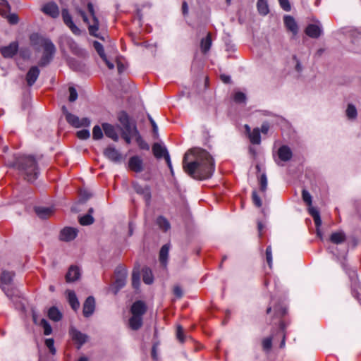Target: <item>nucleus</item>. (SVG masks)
Instances as JSON below:
<instances>
[{"label": "nucleus", "instance_id": "f257e3e1", "mask_svg": "<svg viewBox=\"0 0 361 361\" xmlns=\"http://www.w3.org/2000/svg\"><path fill=\"white\" fill-rule=\"evenodd\" d=\"M183 168L192 178L202 180L212 177L215 166L213 158L206 150L194 148L185 154Z\"/></svg>", "mask_w": 361, "mask_h": 361}, {"label": "nucleus", "instance_id": "f03ea898", "mask_svg": "<svg viewBox=\"0 0 361 361\" xmlns=\"http://www.w3.org/2000/svg\"><path fill=\"white\" fill-rule=\"evenodd\" d=\"M30 41L31 45L36 50H39L40 48L43 49V55L40 59L39 65L41 66L47 65L51 61L56 52L54 44L49 39L37 32L30 35Z\"/></svg>", "mask_w": 361, "mask_h": 361}, {"label": "nucleus", "instance_id": "7ed1b4c3", "mask_svg": "<svg viewBox=\"0 0 361 361\" xmlns=\"http://www.w3.org/2000/svg\"><path fill=\"white\" fill-rule=\"evenodd\" d=\"M11 166L16 167L25 175V178L32 182L37 179L38 169L35 159L32 156H22L16 159V161L11 164Z\"/></svg>", "mask_w": 361, "mask_h": 361}, {"label": "nucleus", "instance_id": "20e7f679", "mask_svg": "<svg viewBox=\"0 0 361 361\" xmlns=\"http://www.w3.org/2000/svg\"><path fill=\"white\" fill-rule=\"evenodd\" d=\"M146 310V305L142 301L138 300L133 304L130 309L132 317L129 319V326L131 329L137 330L142 326V316Z\"/></svg>", "mask_w": 361, "mask_h": 361}, {"label": "nucleus", "instance_id": "39448f33", "mask_svg": "<svg viewBox=\"0 0 361 361\" xmlns=\"http://www.w3.org/2000/svg\"><path fill=\"white\" fill-rule=\"evenodd\" d=\"M14 274L11 271H3L0 276V287L8 297L13 295V289L8 288L13 281Z\"/></svg>", "mask_w": 361, "mask_h": 361}, {"label": "nucleus", "instance_id": "423d86ee", "mask_svg": "<svg viewBox=\"0 0 361 361\" xmlns=\"http://www.w3.org/2000/svg\"><path fill=\"white\" fill-rule=\"evenodd\" d=\"M10 6L6 0H0V14L6 18L8 23H18V16L16 13H10Z\"/></svg>", "mask_w": 361, "mask_h": 361}, {"label": "nucleus", "instance_id": "0eeeda50", "mask_svg": "<svg viewBox=\"0 0 361 361\" xmlns=\"http://www.w3.org/2000/svg\"><path fill=\"white\" fill-rule=\"evenodd\" d=\"M126 282V272L120 271L117 273L116 279L114 283L109 288V291L116 295L121 288L124 287Z\"/></svg>", "mask_w": 361, "mask_h": 361}, {"label": "nucleus", "instance_id": "6e6552de", "mask_svg": "<svg viewBox=\"0 0 361 361\" xmlns=\"http://www.w3.org/2000/svg\"><path fill=\"white\" fill-rule=\"evenodd\" d=\"M67 122L75 128H80L82 126L87 127L90 125V120L87 118H79L78 116L71 114H67L66 118Z\"/></svg>", "mask_w": 361, "mask_h": 361}, {"label": "nucleus", "instance_id": "1a4fd4ad", "mask_svg": "<svg viewBox=\"0 0 361 361\" xmlns=\"http://www.w3.org/2000/svg\"><path fill=\"white\" fill-rule=\"evenodd\" d=\"M133 188L136 193L142 196L147 205H149L152 197L150 188L148 185H141L137 183H133Z\"/></svg>", "mask_w": 361, "mask_h": 361}, {"label": "nucleus", "instance_id": "9d476101", "mask_svg": "<svg viewBox=\"0 0 361 361\" xmlns=\"http://www.w3.org/2000/svg\"><path fill=\"white\" fill-rule=\"evenodd\" d=\"M70 336L72 340L78 344V348H80L81 346L85 343L87 341V336L82 332L78 331L75 327L71 326L69 330Z\"/></svg>", "mask_w": 361, "mask_h": 361}, {"label": "nucleus", "instance_id": "9b49d317", "mask_svg": "<svg viewBox=\"0 0 361 361\" xmlns=\"http://www.w3.org/2000/svg\"><path fill=\"white\" fill-rule=\"evenodd\" d=\"M41 10L44 14L53 18H56L60 14L59 8L58 5L54 1H50L45 4L42 7Z\"/></svg>", "mask_w": 361, "mask_h": 361}, {"label": "nucleus", "instance_id": "f8f14e48", "mask_svg": "<svg viewBox=\"0 0 361 361\" xmlns=\"http://www.w3.org/2000/svg\"><path fill=\"white\" fill-rule=\"evenodd\" d=\"M18 50V43L13 42L8 46L3 47L0 49V52L4 58H12Z\"/></svg>", "mask_w": 361, "mask_h": 361}, {"label": "nucleus", "instance_id": "ddd939ff", "mask_svg": "<svg viewBox=\"0 0 361 361\" xmlns=\"http://www.w3.org/2000/svg\"><path fill=\"white\" fill-rule=\"evenodd\" d=\"M93 47H94V49L97 51V54L99 55V56L105 62L107 67L111 70L114 69V64L107 59L102 44L97 41H94L93 42Z\"/></svg>", "mask_w": 361, "mask_h": 361}, {"label": "nucleus", "instance_id": "4468645a", "mask_svg": "<svg viewBox=\"0 0 361 361\" xmlns=\"http://www.w3.org/2000/svg\"><path fill=\"white\" fill-rule=\"evenodd\" d=\"M95 309V300L94 298L92 296H89L85 301L83 304V315L85 317H90L93 312H94Z\"/></svg>", "mask_w": 361, "mask_h": 361}, {"label": "nucleus", "instance_id": "2eb2a0df", "mask_svg": "<svg viewBox=\"0 0 361 361\" xmlns=\"http://www.w3.org/2000/svg\"><path fill=\"white\" fill-rule=\"evenodd\" d=\"M78 234V230L71 227H66L61 230L60 239L63 241H71L75 239Z\"/></svg>", "mask_w": 361, "mask_h": 361}, {"label": "nucleus", "instance_id": "dca6fc26", "mask_svg": "<svg viewBox=\"0 0 361 361\" xmlns=\"http://www.w3.org/2000/svg\"><path fill=\"white\" fill-rule=\"evenodd\" d=\"M104 154L107 159L114 162H118L122 159L121 154L113 147L106 148Z\"/></svg>", "mask_w": 361, "mask_h": 361}, {"label": "nucleus", "instance_id": "f3484780", "mask_svg": "<svg viewBox=\"0 0 361 361\" xmlns=\"http://www.w3.org/2000/svg\"><path fill=\"white\" fill-rule=\"evenodd\" d=\"M129 168L136 172L139 173L143 170L142 160L138 156H133L129 159Z\"/></svg>", "mask_w": 361, "mask_h": 361}, {"label": "nucleus", "instance_id": "a211bd4d", "mask_svg": "<svg viewBox=\"0 0 361 361\" xmlns=\"http://www.w3.org/2000/svg\"><path fill=\"white\" fill-rule=\"evenodd\" d=\"M279 159L282 161H288L291 159L293 153L289 147L287 145H283L278 149Z\"/></svg>", "mask_w": 361, "mask_h": 361}, {"label": "nucleus", "instance_id": "6ab92c4d", "mask_svg": "<svg viewBox=\"0 0 361 361\" xmlns=\"http://www.w3.org/2000/svg\"><path fill=\"white\" fill-rule=\"evenodd\" d=\"M39 75V70L37 66H32L28 71L26 75V81L29 86H32L37 79L38 78Z\"/></svg>", "mask_w": 361, "mask_h": 361}, {"label": "nucleus", "instance_id": "aec40b11", "mask_svg": "<svg viewBox=\"0 0 361 361\" xmlns=\"http://www.w3.org/2000/svg\"><path fill=\"white\" fill-rule=\"evenodd\" d=\"M152 152L154 157L157 159H161L162 157L166 159V155L169 154L166 148L158 142H156L153 145Z\"/></svg>", "mask_w": 361, "mask_h": 361}, {"label": "nucleus", "instance_id": "412c9836", "mask_svg": "<svg viewBox=\"0 0 361 361\" xmlns=\"http://www.w3.org/2000/svg\"><path fill=\"white\" fill-rule=\"evenodd\" d=\"M80 276V271L79 268L76 266H71L66 275V279L67 282H73L78 280Z\"/></svg>", "mask_w": 361, "mask_h": 361}, {"label": "nucleus", "instance_id": "4be33fe9", "mask_svg": "<svg viewBox=\"0 0 361 361\" xmlns=\"http://www.w3.org/2000/svg\"><path fill=\"white\" fill-rule=\"evenodd\" d=\"M322 32V28L317 24H309L305 30L307 35L312 38L319 37Z\"/></svg>", "mask_w": 361, "mask_h": 361}, {"label": "nucleus", "instance_id": "5701e85b", "mask_svg": "<svg viewBox=\"0 0 361 361\" xmlns=\"http://www.w3.org/2000/svg\"><path fill=\"white\" fill-rule=\"evenodd\" d=\"M102 127L105 135L108 137L112 139L114 141H117L118 140V134L112 125L109 123H103Z\"/></svg>", "mask_w": 361, "mask_h": 361}, {"label": "nucleus", "instance_id": "b1692460", "mask_svg": "<svg viewBox=\"0 0 361 361\" xmlns=\"http://www.w3.org/2000/svg\"><path fill=\"white\" fill-rule=\"evenodd\" d=\"M169 250H170V245L165 244L161 247L160 252H159V261L164 267H166L167 265V259H168Z\"/></svg>", "mask_w": 361, "mask_h": 361}, {"label": "nucleus", "instance_id": "393cba45", "mask_svg": "<svg viewBox=\"0 0 361 361\" xmlns=\"http://www.w3.org/2000/svg\"><path fill=\"white\" fill-rule=\"evenodd\" d=\"M35 210L37 216L41 219H47L54 212L53 209L50 207H38Z\"/></svg>", "mask_w": 361, "mask_h": 361}, {"label": "nucleus", "instance_id": "a878e982", "mask_svg": "<svg viewBox=\"0 0 361 361\" xmlns=\"http://www.w3.org/2000/svg\"><path fill=\"white\" fill-rule=\"evenodd\" d=\"M67 297L69 302V304L71 305V307L76 310L79 308L80 303L78 302V300L77 298V296L73 290H67Z\"/></svg>", "mask_w": 361, "mask_h": 361}, {"label": "nucleus", "instance_id": "bb28decb", "mask_svg": "<svg viewBox=\"0 0 361 361\" xmlns=\"http://www.w3.org/2000/svg\"><path fill=\"white\" fill-rule=\"evenodd\" d=\"M309 207H310L308 209L309 213L312 216L314 224H315V226L317 227V229L318 230L319 227L321 226V225H322V219L320 217L319 212L315 207H313L312 206H309Z\"/></svg>", "mask_w": 361, "mask_h": 361}, {"label": "nucleus", "instance_id": "cd10ccee", "mask_svg": "<svg viewBox=\"0 0 361 361\" xmlns=\"http://www.w3.org/2000/svg\"><path fill=\"white\" fill-rule=\"evenodd\" d=\"M212 46V38L210 32H207L205 38L202 39L200 42V48L202 53H207Z\"/></svg>", "mask_w": 361, "mask_h": 361}, {"label": "nucleus", "instance_id": "c85d7f7f", "mask_svg": "<svg viewBox=\"0 0 361 361\" xmlns=\"http://www.w3.org/2000/svg\"><path fill=\"white\" fill-rule=\"evenodd\" d=\"M345 240V235L342 231L333 233L330 236V241L334 244H341Z\"/></svg>", "mask_w": 361, "mask_h": 361}, {"label": "nucleus", "instance_id": "c756f323", "mask_svg": "<svg viewBox=\"0 0 361 361\" xmlns=\"http://www.w3.org/2000/svg\"><path fill=\"white\" fill-rule=\"evenodd\" d=\"M123 128V131L122 133H128L130 135H134L135 136L139 134V132L134 122L130 121L127 125H124Z\"/></svg>", "mask_w": 361, "mask_h": 361}, {"label": "nucleus", "instance_id": "7c9ffc66", "mask_svg": "<svg viewBox=\"0 0 361 361\" xmlns=\"http://www.w3.org/2000/svg\"><path fill=\"white\" fill-rule=\"evenodd\" d=\"M257 7L259 13L263 16L268 14L269 12L267 0H258Z\"/></svg>", "mask_w": 361, "mask_h": 361}, {"label": "nucleus", "instance_id": "2f4dec72", "mask_svg": "<svg viewBox=\"0 0 361 361\" xmlns=\"http://www.w3.org/2000/svg\"><path fill=\"white\" fill-rule=\"evenodd\" d=\"M48 317L50 319L58 322L61 319L62 314L56 307H52L48 311Z\"/></svg>", "mask_w": 361, "mask_h": 361}, {"label": "nucleus", "instance_id": "473e14b6", "mask_svg": "<svg viewBox=\"0 0 361 361\" xmlns=\"http://www.w3.org/2000/svg\"><path fill=\"white\" fill-rule=\"evenodd\" d=\"M157 224L159 227L164 231H167L171 228V225L169 221L162 216H160L157 219Z\"/></svg>", "mask_w": 361, "mask_h": 361}, {"label": "nucleus", "instance_id": "72a5a7b5", "mask_svg": "<svg viewBox=\"0 0 361 361\" xmlns=\"http://www.w3.org/2000/svg\"><path fill=\"white\" fill-rule=\"evenodd\" d=\"M142 279L146 284H151L153 282V276L150 269L145 267L142 269Z\"/></svg>", "mask_w": 361, "mask_h": 361}, {"label": "nucleus", "instance_id": "f704fd0d", "mask_svg": "<svg viewBox=\"0 0 361 361\" xmlns=\"http://www.w3.org/2000/svg\"><path fill=\"white\" fill-rule=\"evenodd\" d=\"M250 142L252 144L258 145L261 141L260 133L258 128H255L249 135Z\"/></svg>", "mask_w": 361, "mask_h": 361}, {"label": "nucleus", "instance_id": "c9c22d12", "mask_svg": "<svg viewBox=\"0 0 361 361\" xmlns=\"http://www.w3.org/2000/svg\"><path fill=\"white\" fill-rule=\"evenodd\" d=\"M346 116L349 119H355L357 117V112L353 104H349L345 111Z\"/></svg>", "mask_w": 361, "mask_h": 361}, {"label": "nucleus", "instance_id": "e433bc0d", "mask_svg": "<svg viewBox=\"0 0 361 361\" xmlns=\"http://www.w3.org/2000/svg\"><path fill=\"white\" fill-rule=\"evenodd\" d=\"M79 222L82 226H88L94 222V218L91 214H85L79 219Z\"/></svg>", "mask_w": 361, "mask_h": 361}, {"label": "nucleus", "instance_id": "4c0bfd02", "mask_svg": "<svg viewBox=\"0 0 361 361\" xmlns=\"http://www.w3.org/2000/svg\"><path fill=\"white\" fill-rule=\"evenodd\" d=\"M259 189L264 192L267 188V178L265 173H262L258 178Z\"/></svg>", "mask_w": 361, "mask_h": 361}, {"label": "nucleus", "instance_id": "58836bf2", "mask_svg": "<svg viewBox=\"0 0 361 361\" xmlns=\"http://www.w3.org/2000/svg\"><path fill=\"white\" fill-rule=\"evenodd\" d=\"M39 324L44 329V334L45 335H49L51 334L52 329L49 322L45 319H42L39 322Z\"/></svg>", "mask_w": 361, "mask_h": 361}, {"label": "nucleus", "instance_id": "ea45409f", "mask_svg": "<svg viewBox=\"0 0 361 361\" xmlns=\"http://www.w3.org/2000/svg\"><path fill=\"white\" fill-rule=\"evenodd\" d=\"M135 141L140 149L145 150L149 149V145L142 139L140 133L135 136Z\"/></svg>", "mask_w": 361, "mask_h": 361}, {"label": "nucleus", "instance_id": "a19ab883", "mask_svg": "<svg viewBox=\"0 0 361 361\" xmlns=\"http://www.w3.org/2000/svg\"><path fill=\"white\" fill-rule=\"evenodd\" d=\"M98 25H99V24L90 25V26H89L90 34L94 37H98V38L104 40V37L100 36L99 34L98 33V30H99Z\"/></svg>", "mask_w": 361, "mask_h": 361}, {"label": "nucleus", "instance_id": "79ce46f5", "mask_svg": "<svg viewBox=\"0 0 361 361\" xmlns=\"http://www.w3.org/2000/svg\"><path fill=\"white\" fill-rule=\"evenodd\" d=\"M140 273L138 271H133L132 274V285L135 288H137L140 286Z\"/></svg>", "mask_w": 361, "mask_h": 361}, {"label": "nucleus", "instance_id": "37998d69", "mask_svg": "<svg viewBox=\"0 0 361 361\" xmlns=\"http://www.w3.org/2000/svg\"><path fill=\"white\" fill-rule=\"evenodd\" d=\"M92 136L94 140H99L103 137L102 128L99 126H95L93 128Z\"/></svg>", "mask_w": 361, "mask_h": 361}, {"label": "nucleus", "instance_id": "c03bdc74", "mask_svg": "<svg viewBox=\"0 0 361 361\" xmlns=\"http://www.w3.org/2000/svg\"><path fill=\"white\" fill-rule=\"evenodd\" d=\"M61 15L63 20V23H73L72 20L71 15L70 14L68 8H62Z\"/></svg>", "mask_w": 361, "mask_h": 361}, {"label": "nucleus", "instance_id": "a18cd8bd", "mask_svg": "<svg viewBox=\"0 0 361 361\" xmlns=\"http://www.w3.org/2000/svg\"><path fill=\"white\" fill-rule=\"evenodd\" d=\"M70 30L74 33L75 35H81L85 34V31L84 29H80L78 27L77 24H68Z\"/></svg>", "mask_w": 361, "mask_h": 361}, {"label": "nucleus", "instance_id": "49530a36", "mask_svg": "<svg viewBox=\"0 0 361 361\" xmlns=\"http://www.w3.org/2000/svg\"><path fill=\"white\" fill-rule=\"evenodd\" d=\"M233 99L237 103H245L246 100V96L243 92H237L234 94Z\"/></svg>", "mask_w": 361, "mask_h": 361}, {"label": "nucleus", "instance_id": "de8ad7c7", "mask_svg": "<svg viewBox=\"0 0 361 361\" xmlns=\"http://www.w3.org/2000/svg\"><path fill=\"white\" fill-rule=\"evenodd\" d=\"M302 200L308 205V206H311L312 205V196L310 195V193L306 190H302Z\"/></svg>", "mask_w": 361, "mask_h": 361}, {"label": "nucleus", "instance_id": "09e8293b", "mask_svg": "<svg viewBox=\"0 0 361 361\" xmlns=\"http://www.w3.org/2000/svg\"><path fill=\"white\" fill-rule=\"evenodd\" d=\"M286 30L290 32L293 36H295L298 32V24H286Z\"/></svg>", "mask_w": 361, "mask_h": 361}, {"label": "nucleus", "instance_id": "8fccbe9b", "mask_svg": "<svg viewBox=\"0 0 361 361\" xmlns=\"http://www.w3.org/2000/svg\"><path fill=\"white\" fill-rule=\"evenodd\" d=\"M118 120H119L121 124L122 125V126H123L124 125H127L129 122L131 121L130 120L128 114L126 113H125V112H121L119 114Z\"/></svg>", "mask_w": 361, "mask_h": 361}, {"label": "nucleus", "instance_id": "3c124183", "mask_svg": "<svg viewBox=\"0 0 361 361\" xmlns=\"http://www.w3.org/2000/svg\"><path fill=\"white\" fill-rule=\"evenodd\" d=\"M68 90H69L68 100L71 102H73L78 99V92H77L75 88L73 87H70Z\"/></svg>", "mask_w": 361, "mask_h": 361}, {"label": "nucleus", "instance_id": "603ef678", "mask_svg": "<svg viewBox=\"0 0 361 361\" xmlns=\"http://www.w3.org/2000/svg\"><path fill=\"white\" fill-rule=\"evenodd\" d=\"M266 258L268 265L270 268L272 267V250L271 245H269L266 249Z\"/></svg>", "mask_w": 361, "mask_h": 361}, {"label": "nucleus", "instance_id": "864d4df0", "mask_svg": "<svg viewBox=\"0 0 361 361\" xmlns=\"http://www.w3.org/2000/svg\"><path fill=\"white\" fill-rule=\"evenodd\" d=\"M272 345V338L268 337L262 341V348L265 351H269Z\"/></svg>", "mask_w": 361, "mask_h": 361}, {"label": "nucleus", "instance_id": "5fc2aeb1", "mask_svg": "<svg viewBox=\"0 0 361 361\" xmlns=\"http://www.w3.org/2000/svg\"><path fill=\"white\" fill-rule=\"evenodd\" d=\"M77 136L79 139L86 140L90 137V131L87 129H83L77 132Z\"/></svg>", "mask_w": 361, "mask_h": 361}, {"label": "nucleus", "instance_id": "6e6d98bb", "mask_svg": "<svg viewBox=\"0 0 361 361\" xmlns=\"http://www.w3.org/2000/svg\"><path fill=\"white\" fill-rule=\"evenodd\" d=\"M252 197L254 204L257 207H260L262 204V201L255 190L252 191Z\"/></svg>", "mask_w": 361, "mask_h": 361}, {"label": "nucleus", "instance_id": "4d7b16f0", "mask_svg": "<svg viewBox=\"0 0 361 361\" xmlns=\"http://www.w3.org/2000/svg\"><path fill=\"white\" fill-rule=\"evenodd\" d=\"M280 4V6L285 11H290L291 9V6L288 0H278Z\"/></svg>", "mask_w": 361, "mask_h": 361}, {"label": "nucleus", "instance_id": "13d9d810", "mask_svg": "<svg viewBox=\"0 0 361 361\" xmlns=\"http://www.w3.org/2000/svg\"><path fill=\"white\" fill-rule=\"evenodd\" d=\"M176 337L178 341L181 343L185 341V338L183 336V329L181 326H178L176 329Z\"/></svg>", "mask_w": 361, "mask_h": 361}, {"label": "nucleus", "instance_id": "bf43d9fd", "mask_svg": "<svg viewBox=\"0 0 361 361\" xmlns=\"http://www.w3.org/2000/svg\"><path fill=\"white\" fill-rule=\"evenodd\" d=\"M54 339L52 338H48V339H46L45 341V344L47 345V347L49 349L50 352L52 353V354H55L56 353V349L54 346Z\"/></svg>", "mask_w": 361, "mask_h": 361}, {"label": "nucleus", "instance_id": "052dcab7", "mask_svg": "<svg viewBox=\"0 0 361 361\" xmlns=\"http://www.w3.org/2000/svg\"><path fill=\"white\" fill-rule=\"evenodd\" d=\"M69 66L71 68L75 71H80L82 69V66L79 64L75 60L70 59Z\"/></svg>", "mask_w": 361, "mask_h": 361}, {"label": "nucleus", "instance_id": "680f3d73", "mask_svg": "<svg viewBox=\"0 0 361 361\" xmlns=\"http://www.w3.org/2000/svg\"><path fill=\"white\" fill-rule=\"evenodd\" d=\"M91 197H92V194L87 190H83V191L80 192V201H82V202H86Z\"/></svg>", "mask_w": 361, "mask_h": 361}, {"label": "nucleus", "instance_id": "e2e57ef3", "mask_svg": "<svg viewBox=\"0 0 361 361\" xmlns=\"http://www.w3.org/2000/svg\"><path fill=\"white\" fill-rule=\"evenodd\" d=\"M87 9H88V12L90 13V14L92 16L94 23H98V19L95 16L94 6L92 3H88Z\"/></svg>", "mask_w": 361, "mask_h": 361}, {"label": "nucleus", "instance_id": "0e129e2a", "mask_svg": "<svg viewBox=\"0 0 361 361\" xmlns=\"http://www.w3.org/2000/svg\"><path fill=\"white\" fill-rule=\"evenodd\" d=\"M75 10L78 12V13L82 17V19L83 20L84 23H88L89 20L85 11H83L78 7L75 8Z\"/></svg>", "mask_w": 361, "mask_h": 361}, {"label": "nucleus", "instance_id": "69168bd1", "mask_svg": "<svg viewBox=\"0 0 361 361\" xmlns=\"http://www.w3.org/2000/svg\"><path fill=\"white\" fill-rule=\"evenodd\" d=\"M173 294L178 298H180L183 296V291L179 286H176L173 288Z\"/></svg>", "mask_w": 361, "mask_h": 361}, {"label": "nucleus", "instance_id": "338daca9", "mask_svg": "<svg viewBox=\"0 0 361 361\" xmlns=\"http://www.w3.org/2000/svg\"><path fill=\"white\" fill-rule=\"evenodd\" d=\"M149 120L151 123V125L152 126V130H153V133H154L155 135H157L158 134V127H157V125L156 124L155 121L153 120V118L149 116Z\"/></svg>", "mask_w": 361, "mask_h": 361}, {"label": "nucleus", "instance_id": "774afa93", "mask_svg": "<svg viewBox=\"0 0 361 361\" xmlns=\"http://www.w3.org/2000/svg\"><path fill=\"white\" fill-rule=\"evenodd\" d=\"M122 137L125 140L127 144H130L131 142V139L135 138V135H130L128 133H122Z\"/></svg>", "mask_w": 361, "mask_h": 361}]
</instances>
